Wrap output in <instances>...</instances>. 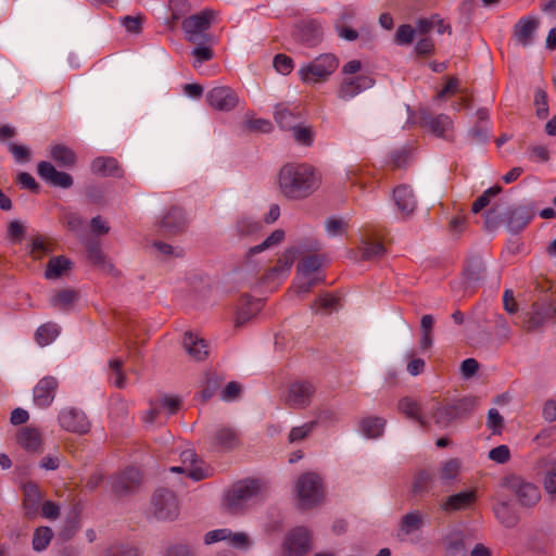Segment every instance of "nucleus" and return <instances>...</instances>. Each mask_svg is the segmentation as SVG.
<instances>
[{"label": "nucleus", "instance_id": "1", "mask_svg": "<svg viewBox=\"0 0 556 556\" xmlns=\"http://www.w3.org/2000/svg\"><path fill=\"white\" fill-rule=\"evenodd\" d=\"M321 185L320 172L308 163H288L277 176L279 192L288 200H304Z\"/></svg>", "mask_w": 556, "mask_h": 556}, {"label": "nucleus", "instance_id": "2", "mask_svg": "<svg viewBox=\"0 0 556 556\" xmlns=\"http://www.w3.org/2000/svg\"><path fill=\"white\" fill-rule=\"evenodd\" d=\"M150 511L160 521H173L179 516L180 501L173 490L157 488L150 500Z\"/></svg>", "mask_w": 556, "mask_h": 556}, {"label": "nucleus", "instance_id": "3", "mask_svg": "<svg viewBox=\"0 0 556 556\" xmlns=\"http://www.w3.org/2000/svg\"><path fill=\"white\" fill-rule=\"evenodd\" d=\"M299 506L308 509L321 503L325 491L320 477L315 472L301 475L295 484Z\"/></svg>", "mask_w": 556, "mask_h": 556}, {"label": "nucleus", "instance_id": "4", "mask_svg": "<svg viewBox=\"0 0 556 556\" xmlns=\"http://www.w3.org/2000/svg\"><path fill=\"white\" fill-rule=\"evenodd\" d=\"M258 492L260 483L256 480L239 481L227 491L224 507L230 514H239Z\"/></svg>", "mask_w": 556, "mask_h": 556}, {"label": "nucleus", "instance_id": "5", "mask_svg": "<svg viewBox=\"0 0 556 556\" xmlns=\"http://www.w3.org/2000/svg\"><path fill=\"white\" fill-rule=\"evenodd\" d=\"M339 60L332 53H324L299 70L304 83H323L338 68Z\"/></svg>", "mask_w": 556, "mask_h": 556}, {"label": "nucleus", "instance_id": "6", "mask_svg": "<svg viewBox=\"0 0 556 556\" xmlns=\"http://www.w3.org/2000/svg\"><path fill=\"white\" fill-rule=\"evenodd\" d=\"M502 486L511 492L522 507H533L541 500V491L538 485L527 481L517 475L503 477Z\"/></svg>", "mask_w": 556, "mask_h": 556}, {"label": "nucleus", "instance_id": "7", "mask_svg": "<svg viewBox=\"0 0 556 556\" xmlns=\"http://www.w3.org/2000/svg\"><path fill=\"white\" fill-rule=\"evenodd\" d=\"M213 17L214 12L212 10H203L184 18L181 28L186 40L192 43H210L212 36L206 30L210 28Z\"/></svg>", "mask_w": 556, "mask_h": 556}, {"label": "nucleus", "instance_id": "8", "mask_svg": "<svg viewBox=\"0 0 556 556\" xmlns=\"http://www.w3.org/2000/svg\"><path fill=\"white\" fill-rule=\"evenodd\" d=\"M142 480L143 476L139 468L127 467L111 478V490L116 496H128L139 490Z\"/></svg>", "mask_w": 556, "mask_h": 556}, {"label": "nucleus", "instance_id": "9", "mask_svg": "<svg viewBox=\"0 0 556 556\" xmlns=\"http://www.w3.org/2000/svg\"><path fill=\"white\" fill-rule=\"evenodd\" d=\"M188 226L186 211L177 205L170 206L160 222L161 231L165 236H180L186 232Z\"/></svg>", "mask_w": 556, "mask_h": 556}, {"label": "nucleus", "instance_id": "10", "mask_svg": "<svg viewBox=\"0 0 556 556\" xmlns=\"http://www.w3.org/2000/svg\"><path fill=\"white\" fill-rule=\"evenodd\" d=\"M206 102L213 110L229 112L239 104V97L230 87L218 86L207 91Z\"/></svg>", "mask_w": 556, "mask_h": 556}, {"label": "nucleus", "instance_id": "11", "mask_svg": "<svg viewBox=\"0 0 556 556\" xmlns=\"http://www.w3.org/2000/svg\"><path fill=\"white\" fill-rule=\"evenodd\" d=\"M60 426L73 433L86 434L90 430V421L86 414L75 407H65L59 414Z\"/></svg>", "mask_w": 556, "mask_h": 556}, {"label": "nucleus", "instance_id": "12", "mask_svg": "<svg viewBox=\"0 0 556 556\" xmlns=\"http://www.w3.org/2000/svg\"><path fill=\"white\" fill-rule=\"evenodd\" d=\"M316 389L307 380H298L289 386L286 403L292 408H304L309 405Z\"/></svg>", "mask_w": 556, "mask_h": 556}, {"label": "nucleus", "instance_id": "13", "mask_svg": "<svg viewBox=\"0 0 556 556\" xmlns=\"http://www.w3.org/2000/svg\"><path fill=\"white\" fill-rule=\"evenodd\" d=\"M37 173L42 180L53 187L68 189L74 184V179L70 174L58 170L54 165L47 161L38 163Z\"/></svg>", "mask_w": 556, "mask_h": 556}, {"label": "nucleus", "instance_id": "14", "mask_svg": "<svg viewBox=\"0 0 556 556\" xmlns=\"http://www.w3.org/2000/svg\"><path fill=\"white\" fill-rule=\"evenodd\" d=\"M374 83L375 81L371 77L365 75L344 78L338 88V98L342 101H349L361 92L371 88Z\"/></svg>", "mask_w": 556, "mask_h": 556}, {"label": "nucleus", "instance_id": "15", "mask_svg": "<svg viewBox=\"0 0 556 556\" xmlns=\"http://www.w3.org/2000/svg\"><path fill=\"white\" fill-rule=\"evenodd\" d=\"M59 381L55 377L46 376L41 378L34 388V402L38 407H49L56 394Z\"/></svg>", "mask_w": 556, "mask_h": 556}, {"label": "nucleus", "instance_id": "16", "mask_svg": "<svg viewBox=\"0 0 556 556\" xmlns=\"http://www.w3.org/2000/svg\"><path fill=\"white\" fill-rule=\"evenodd\" d=\"M556 315V307L551 303H534L523 320L528 331H534Z\"/></svg>", "mask_w": 556, "mask_h": 556}, {"label": "nucleus", "instance_id": "17", "mask_svg": "<svg viewBox=\"0 0 556 556\" xmlns=\"http://www.w3.org/2000/svg\"><path fill=\"white\" fill-rule=\"evenodd\" d=\"M212 445L217 451H233L241 445L239 430L230 426H220L213 435Z\"/></svg>", "mask_w": 556, "mask_h": 556}, {"label": "nucleus", "instance_id": "18", "mask_svg": "<svg viewBox=\"0 0 556 556\" xmlns=\"http://www.w3.org/2000/svg\"><path fill=\"white\" fill-rule=\"evenodd\" d=\"M311 535L307 529L296 528L286 539L285 548L289 556H302L309 549Z\"/></svg>", "mask_w": 556, "mask_h": 556}, {"label": "nucleus", "instance_id": "19", "mask_svg": "<svg viewBox=\"0 0 556 556\" xmlns=\"http://www.w3.org/2000/svg\"><path fill=\"white\" fill-rule=\"evenodd\" d=\"M294 37L306 47H316L323 40V29L314 21L305 22L298 26Z\"/></svg>", "mask_w": 556, "mask_h": 556}, {"label": "nucleus", "instance_id": "20", "mask_svg": "<svg viewBox=\"0 0 556 556\" xmlns=\"http://www.w3.org/2000/svg\"><path fill=\"white\" fill-rule=\"evenodd\" d=\"M420 123L422 126L428 127L435 136L443 138H447V131L452 128L453 124L447 115L432 116L426 110L420 111Z\"/></svg>", "mask_w": 556, "mask_h": 556}, {"label": "nucleus", "instance_id": "21", "mask_svg": "<svg viewBox=\"0 0 556 556\" xmlns=\"http://www.w3.org/2000/svg\"><path fill=\"white\" fill-rule=\"evenodd\" d=\"M466 288H473L485 277V266L480 256H471L467 260L463 271Z\"/></svg>", "mask_w": 556, "mask_h": 556}, {"label": "nucleus", "instance_id": "22", "mask_svg": "<svg viewBox=\"0 0 556 556\" xmlns=\"http://www.w3.org/2000/svg\"><path fill=\"white\" fill-rule=\"evenodd\" d=\"M263 303L261 300H255L250 296H243L238 307L236 316V327H242L253 317H255L262 309Z\"/></svg>", "mask_w": 556, "mask_h": 556}, {"label": "nucleus", "instance_id": "23", "mask_svg": "<svg viewBox=\"0 0 556 556\" xmlns=\"http://www.w3.org/2000/svg\"><path fill=\"white\" fill-rule=\"evenodd\" d=\"M539 26L538 20L533 17H523L514 26V38L522 47L530 46L532 37Z\"/></svg>", "mask_w": 556, "mask_h": 556}, {"label": "nucleus", "instance_id": "24", "mask_svg": "<svg viewBox=\"0 0 556 556\" xmlns=\"http://www.w3.org/2000/svg\"><path fill=\"white\" fill-rule=\"evenodd\" d=\"M92 173L103 177H122L124 172L116 159L111 156H99L91 163Z\"/></svg>", "mask_w": 556, "mask_h": 556}, {"label": "nucleus", "instance_id": "25", "mask_svg": "<svg viewBox=\"0 0 556 556\" xmlns=\"http://www.w3.org/2000/svg\"><path fill=\"white\" fill-rule=\"evenodd\" d=\"M532 213L525 206L510 208L505 218L506 226L511 232H519L532 219Z\"/></svg>", "mask_w": 556, "mask_h": 556}, {"label": "nucleus", "instance_id": "26", "mask_svg": "<svg viewBox=\"0 0 556 556\" xmlns=\"http://www.w3.org/2000/svg\"><path fill=\"white\" fill-rule=\"evenodd\" d=\"M394 202L399 211L404 215L408 216L416 208V199L413 190L408 186H399L393 190Z\"/></svg>", "mask_w": 556, "mask_h": 556}, {"label": "nucleus", "instance_id": "27", "mask_svg": "<svg viewBox=\"0 0 556 556\" xmlns=\"http://www.w3.org/2000/svg\"><path fill=\"white\" fill-rule=\"evenodd\" d=\"M476 501L475 491H464L446 497L441 504V508L446 511H456L468 508Z\"/></svg>", "mask_w": 556, "mask_h": 556}, {"label": "nucleus", "instance_id": "28", "mask_svg": "<svg viewBox=\"0 0 556 556\" xmlns=\"http://www.w3.org/2000/svg\"><path fill=\"white\" fill-rule=\"evenodd\" d=\"M16 440L28 452L39 451L42 444L41 434L38 429L28 426L20 429Z\"/></svg>", "mask_w": 556, "mask_h": 556}, {"label": "nucleus", "instance_id": "29", "mask_svg": "<svg viewBox=\"0 0 556 556\" xmlns=\"http://www.w3.org/2000/svg\"><path fill=\"white\" fill-rule=\"evenodd\" d=\"M50 157L60 166L73 168L77 162L75 151L64 144H54L50 148Z\"/></svg>", "mask_w": 556, "mask_h": 556}, {"label": "nucleus", "instance_id": "30", "mask_svg": "<svg viewBox=\"0 0 556 556\" xmlns=\"http://www.w3.org/2000/svg\"><path fill=\"white\" fill-rule=\"evenodd\" d=\"M425 523V515L416 509L405 514L399 523V535H409L422 528Z\"/></svg>", "mask_w": 556, "mask_h": 556}, {"label": "nucleus", "instance_id": "31", "mask_svg": "<svg viewBox=\"0 0 556 556\" xmlns=\"http://www.w3.org/2000/svg\"><path fill=\"white\" fill-rule=\"evenodd\" d=\"M184 348L188 352V354L195 361L204 359L207 354V345L203 339H200L198 336L186 332L184 337Z\"/></svg>", "mask_w": 556, "mask_h": 556}, {"label": "nucleus", "instance_id": "32", "mask_svg": "<svg viewBox=\"0 0 556 556\" xmlns=\"http://www.w3.org/2000/svg\"><path fill=\"white\" fill-rule=\"evenodd\" d=\"M24 501L23 505L27 516H35L39 508L41 493L38 485L34 482H27L23 486Z\"/></svg>", "mask_w": 556, "mask_h": 556}, {"label": "nucleus", "instance_id": "33", "mask_svg": "<svg viewBox=\"0 0 556 556\" xmlns=\"http://www.w3.org/2000/svg\"><path fill=\"white\" fill-rule=\"evenodd\" d=\"M386 426V420L381 417L368 416L359 421L362 433L369 439L379 438Z\"/></svg>", "mask_w": 556, "mask_h": 556}, {"label": "nucleus", "instance_id": "34", "mask_svg": "<svg viewBox=\"0 0 556 556\" xmlns=\"http://www.w3.org/2000/svg\"><path fill=\"white\" fill-rule=\"evenodd\" d=\"M78 293L74 289H62L50 298L52 307L60 311H67L77 301Z\"/></svg>", "mask_w": 556, "mask_h": 556}, {"label": "nucleus", "instance_id": "35", "mask_svg": "<svg viewBox=\"0 0 556 556\" xmlns=\"http://www.w3.org/2000/svg\"><path fill=\"white\" fill-rule=\"evenodd\" d=\"M72 268V262L65 256L51 257L47 264L45 277L47 279H56Z\"/></svg>", "mask_w": 556, "mask_h": 556}, {"label": "nucleus", "instance_id": "36", "mask_svg": "<svg viewBox=\"0 0 556 556\" xmlns=\"http://www.w3.org/2000/svg\"><path fill=\"white\" fill-rule=\"evenodd\" d=\"M496 519L506 528H514L518 523V516L506 502L497 503L494 508Z\"/></svg>", "mask_w": 556, "mask_h": 556}, {"label": "nucleus", "instance_id": "37", "mask_svg": "<svg viewBox=\"0 0 556 556\" xmlns=\"http://www.w3.org/2000/svg\"><path fill=\"white\" fill-rule=\"evenodd\" d=\"M275 119L282 129L291 130L298 125L299 115L280 104L276 106Z\"/></svg>", "mask_w": 556, "mask_h": 556}, {"label": "nucleus", "instance_id": "38", "mask_svg": "<svg viewBox=\"0 0 556 556\" xmlns=\"http://www.w3.org/2000/svg\"><path fill=\"white\" fill-rule=\"evenodd\" d=\"M397 406L400 412L407 418L417 420L421 426H425V421L421 417V407L416 401L410 397H403L400 400Z\"/></svg>", "mask_w": 556, "mask_h": 556}, {"label": "nucleus", "instance_id": "39", "mask_svg": "<svg viewBox=\"0 0 556 556\" xmlns=\"http://www.w3.org/2000/svg\"><path fill=\"white\" fill-rule=\"evenodd\" d=\"M433 481V473L429 470L421 469L416 472L412 484V492L415 495H421L429 491Z\"/></svg>", "mask_w": 556, "mask_h": 556}, {"label": "nucleus", "instance_id": "40", "mask_svg": "<svg viewBox=\"0 0 556 556\" xmlns=\"http://www.w3.org/2000/svg\"><path fill=\"white\" fill-rule=\"evenodd\" d=\"M285 239V231L281 229H276L271 232L270 236H268L262 243L252 247L248 253H247V260L250 261V258L266 249L274 247L276 244H279Z\"/></svg>", "mask_w": 556, "mask_h": 556}, {"label": "nucleus", "instance_id": "41", "mask_svg": "<svg viewBox=\"0 0 556 556\" xmlns=\"http://www.w3.org/2000/svg\"><path fill=\"white\" fill-rule=\"evenodd\" d=\"M225 378L215 371L206 374L205 384L201 392L203 401L210 400L222 387Z\"/></svg>", "mask_w": 556, "mask_h": 556}, {"label": "nucleus", "instance_id": "42", "mask_svg": "<svg viewBox=\"0 0 556 556\" xmlns=\"http://www.w3.org/2000/svg\"><path fill=\"white\" fill-rule=\"evenodd\" d=\"M59 334V327L56 324L47 323L41 325L36 333L35 339L41 346H46L51 343Z\"/></svg>", "mask_w": 556, "mask_h": 556}, {"label": "nucleus", "instance_id": "43", "mask_svg": "<svg viewBox=\"0 0 556 556\" xmlns=\"http://www.w3.org/2000/svg\"><path fill=\"white\" fill-rule=\"evenodd\" d=\"M434 424L441 428H447L456 418L454 410L450 404L438 406L432 414Z\"/></svg>", "mask_w": 556, "mask_h": 556}, {"label": "nucleus", "instance_id": "44", "mask_svg": "<svg viewBox=\"0 0 556 556\" xmlns=\"http://www.w3.org/2000/svg\"><path fill=\"white\" fill-rule=\"evenodd\" d=\"M362 258L365 261H372L382 257L386 253V248L381 242L365 240L361 248Z\"/></svg>", "mask_w": 556, "mask_h": 556}, {"label": "nucleus", "instance_id": "45", "mask_svg": "<svg viewBox=\"0 0 556 556\" xmlns=\"http://www.w3.org/2000/svg\"><path fill=\"white\" fill-rule=\"evenodd\" d=\"M295 252L293 250H286L278 258L277 264L268 271L267 277L278 276L288 273L294 262Z\"/></svg>", "mask_w": 556, "mask_h": 556}, {"label": "nucleus", "instance_id": "46", "mask_svg": "<svg viewBox=\"0 0 556 556\" xmlns=\"http://www.w3.org/2000/svg\"><path fill=\"white\" fill-rule=\"evenodd\" d=\"M53 538V532L49 527H39L33 535V548L36 552L45 551Z\"/></svg>", "mask_w": 556, "mask_h": 556}, {"label": "nucleus", "instance_id": "47", "mask_svg": "<svg viewBox=\"0 0 556 556\" xmlns=\"http://www.w3.org/2000/svg\"><path fill=\"white\" fill-rule=\"evenodd\" d=\"M324 262V257L321 255H307L301 260L298 264V273L308 276L312 273L317 271Z\"/></svg>", "mask_w": 556, "mask_h": 556}, {"label": "nucleus", "instance_id": "48", "mask_svg": "<svg viewBox=\"0 0 556 556\" xmlns=\"http://www.w3.org/2000/svg\"><path fill=\"white\" fill-rule=\"evenodd\" d=\"M456 418H463L469 415L477 406V399L472 396L463 397L450 403Z\"/></svg>", "mask_w": 556, "mask_h": 556}, {"label": "nucleus", "instance_id": "49", "mask_svg": "<svg viewBox=\"0 0 556 556\" xmlns=\"http://www.w3.org/2000/svg\"><path fill=\"white\" fill-rule=\"evenodd\" d=\"M434 325V318L432 315H424L420 320L421 339L420 349L427 350L432 345V329Z\"/></svg>", "mask_w": 556, "mask_h": 556}, {"label": "nucleus", "instance_id": "50", "mask_svg": "<svg viewBox=\"0 0 556 556\" xmlns=\"http://www.w3.org/2000/svg\"><path fill=\"white\" fill-rule=\"evenodd\" d=\"M318 421L312 420L299 427H293L288 434V442L295 443L305 440L316 428Z\"/></svg>", "mask_w": 556, "mask_h": 556}, {"label": "nucleus", "instance_id": "51", "mask_svg": "<svg viewBox=\"0 0 556 556\" xmlns=\"http://www.w3.org/2000/svg\"><path fill=\"white\" fill-rule=\"evenodd\" d=\"M292 135L294 140L305 147H311L314 142V130L311 126H304L301 124H298L292 129Z\"/></svg>", "mask_w": 556, "mask_h": 556}, {"label": "nucleus", "instance_id": "52", "mask_svg": "<svg viewBox=\"0 0 556 556\" xmlns=\"http://www.w3.org/2000/svg\"><path fill=\"white\" fill-rule=\"evenodd\" d=\"M87 257L94 266L105 267V255L103 254L99 242L89 241L86 245Z\"/></svg>", "mask_w": 556, "mask_h": 556}, {"label": "nucleus", "instance_id": "53", "mask_svg": "<svg viewBox=\"0 0 556 556\" xmlns=\"http://www.w3.org/2000/svg\"><path fill=\"white\" fill-rule=\"evenodd\" d=\"M543 486L553 501L556 500V459L549 464L543 480Z\"/></svg>", "mask_w": 556, "mask_h": 556}, {"label": "nucleus", "instance_id": "54", "mask_svg": "<svg viewBox=\"0 0 556 556\" xmlns=\"http://www.w3.org/2000/svg\"><path fill=\"white\" fill-rule=\"evenodd\" d=\"M459 472V460L452 458L442 464L439 470V478L442 481L454 480Z\"/></svg>", "mask_w": 556, "mask_h": 556}, {"label": "nucleus", "instance_id": "55", "mask_svg": "<svg viewBox=\"0 0 556 556\" xmlns=\"http://www.w3.org/2000/svg\"><path fill=\"white\" fill-rule=\"evenodd\" d=\"M502 191V188L500 186H494L489 189H486L473 203L471 211L472 213L477 214L484 207H486L490 203L491 197H495Z\"/></svg>", "mask_w": 556, "mask_h": 556}, {"label": "nucleus", "instance_id": "56", "mask_svg": "<svg viewBox=\"0 0 556 556\" xmlns=\"http://www.w3.org/2000/svg\"><path fill=\"white\" fill-rule=\"evenodd\" d=\"M51 248L46 242V239L41 236H36L31 239L30 243V255L35 260H40L43 255L51 252Z\"/></svg>", "mask_w": 556, "mask_h": 556}, {"label": "nucleus", "instance_id": "57", "mask_svg": "<svg viewBox=\"0 0 556 556\" xmlns=\"http://www.w3.org/2000/svg\"><path fill=\"white\" fill-rule=\"evenodd\" d=\"M535 114L539 118H546L548 115L547 93L542 88H538L534 94Z\"/></svg>", "mask_w": 556, "mask_h": 556}, {"label": "nucleus", "instance_id": "58", "mask_svg": "<svg viewBox=\"0 0 556 556\" xmlns=\"http://www.w3.org/2000/svg\"><path fill=\"white\" fill-rule=\"evenodd\" d=\"M78 529L79 522L77 519H67L58 533V540L62 541L63 543L68 542L76 535Z\"/></svg>", "mask_w": 556, "mask_h": 556}, {"label": "nucleus", "instance_id": "59", "mask_svg": "<svg viewBox=\"0 0 556 556\" xmlns=\"http://www.w3.org/2000/svg\"><path fill=\"white\" fill-rule=\"evenodd\" d=\"M62 224L74 232H79L84 228L83 217L75 212H65L62 216Z\"/></svg>", "mask_w": 556, "mask_h": 556}, {"label": "nucleus", "instance_id": "60", "mask_svg": "<svg viewBox=\"0 0 556 556\" xmlns=\"http://www.w3.org/2000/svg\"><path fill=\"white\" fill-rule=\"evenodd\" d=\"M26 229L20 220H12L7 228V238L12 243H20L25 237Z\"/></svg>", "mask_w": 556, "mask_h": 556}, {"label": "nucleus", "instance_id": "61", "mask_svg": "<svg viewBox=\"0 0 556 556\" xmlns=\"http://www.w3.org/2000/svg\"><path fill=\"white\" fill-rule=\"evenodd\" d=\"M415 34L416 29L413 28V26L409 24H403L399 26L394 41L401 46L410 45L414 40Z\"/></svg>", "mask_w": 556, "mask_h": 556}, {"label": "nucleus", "instance_id": "62", "mask_svg": "<svg viewBox=\"0 0 556 556\" xmlns=\"http://www.w3.org/2000/svg\"><path fill=\"white\" fill-rule=\"evenodd\" d=\"M338 304V299L325 293L321 294L312 305V309H314L316 313L318 312H329L330 309L334 308Z\"/></svg>", "mask_w": 556, "mask_h": 556}, {"label": "nucleus", "instance_id": "63", "mask_svg": "<svg viewBox=\"0 0 556 556\" xmlns=\"http://www.w3.org/2000/svg\"><path fill=\"white\" fill-rule=\"evenodd\" d=\"M236 229L239 236H250L260 231L261 224L250 218L243 217L238 220Z\"/></svg>", "mask_w": 556, "mask_h": 556}, {"label": "nucleus", "instance_id": "64", "mask_svg": "<svg viewBox=\"0 0 556 556\" xmlns=\"http://www.w3.org/2000/svg\"><path fill=\"white\" fill-rule=\"evenodd\" d=\"M105 556H140V552L135 546L114 545L106 549Z\"/></svg>", "mask_w": 556, "mask_h": 556}]
</instances>
